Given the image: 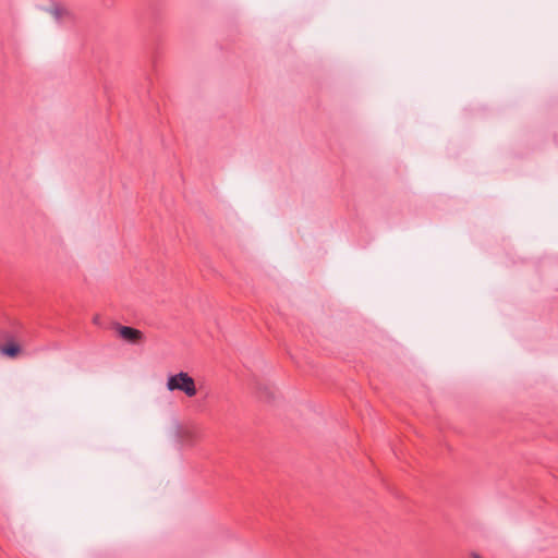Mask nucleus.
Returning <instances> with one entry per match:
<instances>
[{"label":"nucleus","mask_w":558,"mask_h":558,"mask_svg":"<svg viewBox=\"0 0 558 558\" xmlns=\"http://www.w3.org/2000/svg\"><path fill=\"white\" fill-rule=\"evenodd\" d=\"M166 388L170 392L180 391L189 398L197 395L194 378L186 372H179L167 377Z\"/></svg>","instance_id":"obj_1"},{"label":"nucleus","mask_w":558,"mask_h":558,"mask_svg":"<svg viewBox=\"0 0 558 558\" xmlns=\"http://www.w3.org/2000/svg\"><path fill=\"white\" fill-rule=\"evenodd\" d=\"M119 335L126 341L135 343L138 340L142 339L143 333L133 327L129 326H120L119 327Z\"/></svg>","instance_id":"obj_2"},{"label":"nucleus","mask_w":558,"mask_h":558,"mask_svg":"<svg viewBox=\"0 0 558 558\" xmlns=\"http://www.w3.org/2000/svg\"><path fill=\"white\" fill-rule=\"evenodd\" d=\"M20 345L16 344V343H9L4 347L1 348V353L3 355H7L9 357H14L17 355V353L20 352Z\"/></svg>","instance_id":"obj_3"},{"label":"nucleus","mask_w":558,"mask_h":558,"mask_svg":"<svg viewBox=\"0 0 558 558\" xmlns=\"http://www.w3.org/2000/svg\"><path fill=\"white\" fill-rule=\"evenodd\" d=\"M257 390H258L260 397L265 398L266 400H271L274 397L271 388L267 385L258 384Z\"/></svg>","instance_id":"obj_4"},{"label":"nucleus","mask_w":558,"mask_h":558,"mask_svg":"<svg viewBox=\"0 0 558 558\" xmlns=\"http://www.w3.org/2000/svg\"><path fill=\"white\" fill-rule=\"evenodd\" d=\"M49 12L53 15L54 20L58 22L61 20V17L63 16V14L65 13V10L62 9L61 7L59 5H54L53 8H51L49 10Z\"/></svg>","instance_id":"obj_5"},{"label":"nucleus","mask_w":558,"mask_h":558,"mask_svg":"<svg viewBox=\"0 0 558 558\" xmlns=\"http://www.w3.org/2000/svg\"><path fill=\"white\" fill-rule=\"evenodd\" d=\"M175 427H177V434L179 435V433H180V425H179L178 422L175 423Z\"/></svg>","instance_id":"obj_6"},{"label":"nucleus","mask_w":558,"mask_h":558,"mask_svg":"<svg viewBox=\"0 0 558 558\" xmlns=\"http://www.w3.org/2000/svg\"><path fill=\"white\" fill-rule=\"evenodd\" d=\"M472 558H481L480 555H477L476 553H473L472 554Z\"/></svg>","instance_id":"obj_7"}]
</instances>
